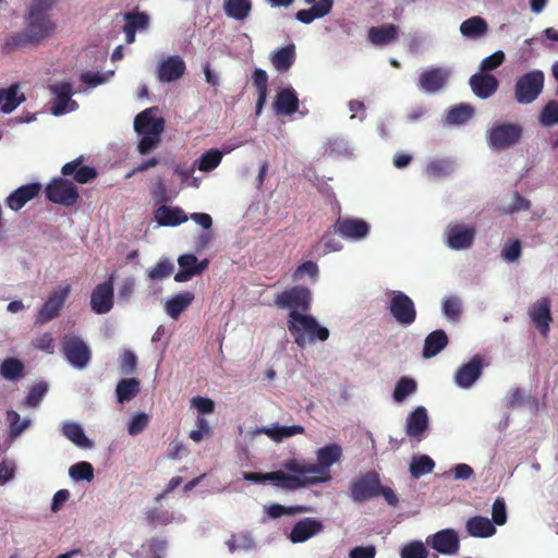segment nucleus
I'll list each match as a JSON object with an SVG mask.
<instances>
[{"label": "nucleus", "mask_w": 558, "mask_h": 558, "mask_svg": "<svg viewBox=\"0 0 558 558\" xmlns=\"http://www.w3.org/2000/svg\"><path fill=\"white\" fill-rule=\"evenodd\" d=\"M56 2L57 0L33 1L25 15V29L10 34L2 45V51L10 53L29 46L36 47L50 38L57 29V23L48 12Z\"/></svg>", "instance_id": "1"}, {"label": "nucleus", "mask_w": 558, "mask_h": 558, "mask_svg": "<svg viewBox=\"0 0 558 558\" xmlns=\"http://www.w3.org/2000/svg\"><path fill=\"white\" fill-rule=\"evenodd\" d=\"M287 328L294 339V343L305 349L316 341H326L329 338L328 328L320 326L318 320L308 314L300 312L288 313Z\"/></svg>", "instance_id": "2"}, {"label": "nucleus", "mask_w": 558, "mask_h": 558, "mask_svg": "<svg viewBox=\"0 0 558 558\" xmlns=\"http://www.w3.org/2000/svg\"><path fill=\"white\" fill-rule=\"evenodd\" d=\"M545 85V75L541 70H532L515 80L514 99L518 104L529 105L538 98Z\"/></svg>", "instance_id": "3"}, {"label": "nucleus", "mask_w": 558, "mask_h": 558, "mask_svg": "<svg viewBox=\"0 0 558 558\" xmlns=\"http://www.w3.org/2000/svg\"><path fill=\"white\" fill-rule=\"evenodd\" d=\"M317 463L311 465L313 485L326 483L331 480L330 466L337 463L342 457V448L338 444H330L322 447L316 452Z\"/></svg>", "instance_id": "4"}, {"label": "nucleus", "mask_w": 558, "mask_h": 558, "mask_svg": "<svg viewBox=\"0 0 558 558\" xmlns=\"http://www.w3.org/2000/svg\"><path fill=\"white\" fill-rule=\"evenodd\" d=\"M274 303L278 308L305 314L312 304L311 290L304 286H293L276 294Z\"/></svg>", "instance_id": "5"}, {"label": "nucleus", "mask_w": 558, "mask_h": 558, "mask_svg": "<svg viewBox=\"0 0 558 558\" xmlns=\"http://www.w3.org/2000/svg\"><path fill=\"white\" fill-rule=\"evenodd\" d=\"M46 197L54 204L65 207L74 206L80 197L75 184L65 177L53 178L45 189Z\"/></svg>", "instance_id": "6"}, {"label": "nucleus", "mask_w": 558, "mask_h": 558, "mask_svg": "<svg viewBox=\"0 0 558 558\" xmlns=\"http://www.w3.org/2000/svg\"><path fill=\"white\" fill-rule=\"evenodd\" d=\"M523 128L517 123H497L487 134V143L494 150L514 146L521 140Z\"/></svg>", "instance_id": "7"}, {"label": "nucleus", "mask_w": 558, "mask_h": 558, "mask_svg": "<svg viewBox=\"0 0 558 558\" xmlns=\"http://www.w3.org/2000/svg\"><path fill=\"white\" fill-rule=\"evenodd\" d=\"M71 286L65 284L60 286L53 291H51L45 303L38 310L35 317V324L46 325L49 322L58 318L65 304L66 299L71 293Z\"/></svg>", "instance_id": "8"}, {"label": "nucleus", "mask_w": 558, "mask_h": 558, "mask_svg": "<svg viewBox=\"0 0 558 558\" xmlns=\"http://www.w3.org/2000/svg\"><path fill=\"white\" fill-rule=\"evenodd\" d=\"M61 350L68 362L78 369L86 367L92 359L89 347L74 335H65L62 338Z\"/></svg>", "instance_id": "9"}, {"label": "nucleus", "mask_w": 558, "mask_h": 558, "mask_svg": "<svg viewBox=\"0 0 558 558\" xmlns=\"http://www.w3.org/2000/svg\"><path fill=\"white\" fill-rule=\"evenodd\" d=\"M333 233L347 241H361L365 239L371 231L367 221L361 218L338 217L331 226Z\"/></svg>", "instance_id": "10"}, {"label": "nucleus", "mask_w": 558, "mask_h": 558, "mask_svg": "<svg viewBox=\"0 0 558 558\" xmlns=\"http://www.w3.org/2000/svg\"><path fill=\"white\" fill-rule=\"evenodd\" d=\"M379 482V475L375 471L362 474L350 484L351 499L355 502H364L378 497Z\"/></svg>", "instance_id": "11"}, {"label": "nucleus", "mask_w": 558, "mask_h": 558, "mask_svg": "<svg viewBox=\"0 0 558 558\" xmlns=\"http://www.w3.org/2000/svg\"><path fill=\"white\" fill-rule=\"evenodd\" d=\"M392 317L402 326H410L416 319V310L412 299L402 291H393L389 304Z\"/></svg>", "instance_id": "12"}, {"label": "nucleus", "mask_w": 558, "mask_h": 558, "mask_svg": "<svg viewBox=\"0 0 558 558\" xmlns=\"http://www.w3.org/2000/svg\"><path fill=\"white\" fill-rule=\"evenodd\" d=\"M114 276L111 275L105 282L98 283L90 294V308L98 315L109 313L114 304Z\"/></svg>", "instance_id": "13"}, {"label": "nucleus", "mask_w": 558, "mask_h": 558, "mask_svg": "<svg viewBox=\"0 0 558 558\" xmlns=\"http://www.w3.org/2000/svg\"><path fill=\"white\" fill-rule=\"evenodd\" d=\"M49 89L54 96L51 112L54 116H61L70 111H74L78 105L72 99L73 85L70 82H61L50 85Z\"/></svg>", "instance_id": "14"}, {"label": "nucleus", "mask_w": 558, "mask_h": 558, "mask_svg": "<svg viewBox=\"0 0 558 558\" xmlns=\"http://www.w3.org/2000/svg\"><path fill=\"white\" fill-rule=\"evenodd\" d=\"M426 544L442 555H456L460 549L458 533L452 529H445L429 535Z\"/></svg>", "instance_id": "15"}, {"label": "nucleus", "mask_w": 558, "mask_h": 558, "mask_svg": "<svg viewBox=\"0 0 558 558\" xmlns=\"http://www.w3.org/2000/svg\"><path fill=\"white\" fill-rule=\"evenodd\" d=\"M483 356L475 354L468 363L462 364L454 374V383L464 389H469L483 373Z\"/></svg>", "instance_id": "16"}, {"label": "nucleus", "mask_w": 558, "mask_h": 558, "mask_svg": "<svg viewBox=\"0 0 558 558\" xmlns=\"http://www.w3.org/2000/svg\"><path fill=\"white\" fill-rule=\"evenodd\" d=\"M185 71V62L180 56H169L159 63L157 77L161 83H171L181 78Z\"/></svg>", "instance_id": "17"}, {"label": "nucleus", "mask_w": 558, "mask_h": 558, "mask_svg": "<svg viewBox=\"0 0 558 558\" xmlns=\"http://www.w3.org/2000/svg\"><path fill=\"white\" fill-rule=\"evenodd\" d=\"M84 156H80L63 165L61 168L62 175H72L74 181L80 184H86L95 180L98 175L97 170L90 166H84Z\"/></svg>", "instance_id": "18"}, {"label": "nucleus", "mask_w": 558, "mask_h": 558, "mask_svg": "<svg viewBox=\"0 0 558 558\" xmlns=\"http://www.w3.org/2000/svg\"><path fill=\"white\" fill-rule=\"evenodd\" d=\"M447 244L452 250H465L472 246L475 228L461 225L450 226L446 230Z\"/></svg>", "instance_id": "19"}, {"label": "nucleus", "mask_w": 558, "mask_h": 558, "mask_svg": "<svg viewBox=\"0 0 558 558\" xmlns=\"http://www.w3.org/2000/svg\"><path fill=\"white\" fill-rule=\"evenodd\" d=\"M529 316L543 336H547L549 325L553 320L550 314V300L548 298H541L533 303L529 308Z\"/></svg>", "instance_id": "20"}, {"label": "nucleus", "mask_w": 558, "mask_h": 558, "mask_svg": "<svg viewBox=\"0 0 558 558\" xmlns=\"http://www.w3.org/2000/svg\"><path fill=\"white\" fill-rule=\"evenodd\" d=\"M448 77L449 72L446 69L430 68L421 74L418 85L424 92L435 94L446 85Z\"/></svg>", "instance_id": "21"}, {"label": "nucleus", "mask_w": 558, "mask_h": 558, "mask_svg": "<svg viewBox=\"0 0 558 558\" xmlns=\"http://www.w3.org/2000/svg\"><path fill=\"white\" fill-rule=\"evenodd\" d=\"M469 83L472 92L481 99L489 98L499 87V81L488 73H476L470 77Z\"/></svg>", "instance_id": "22"}, {"label": "nucleus", "mask_w": 558, "mask_h": 558, "mask_svg": "<svg viewBox=\"0 0 558 558\" xmlns=\"http://www.w3.org/2000/svg\"><path fill=\"white\" fill-rule=\"evenodd\" d=\"M41 191V184L34 182L14 190L7 198L5 204L12 210H20L27 202L35 198Z\"/></svg>", "instance_id": "23"}, {"label": "nucleus", "mask_w": 558, "mask_h": 558, "mask_svg": "<svg viewBox=\"0 0 558 558\" xmlns=\"http://www.w3.org/2000/svg\"><path fill=\"white\" fill-rule=\"evenodd\" d=\"M399 37V26L392 23L372 26L367 33L368 41L376 47L393 44Z\"/></svg>", "instance_id": "24"}, {"label": "nucleus", "mask_w": 558, "mask_h": 558, "mask_svg": "<svg viewBox=\"0 0 558 558\" xmlns=\"http://www.w3.org/2000/svg\"><path fill=\"white\" fill-rule=\"evenodd\" d=\"M324 525L314 518H305L294 524L290 533L292 543H303L322 532Z\"/></svg>", "instance_id": "25"}, {"label": "nucleus", "mask_w": 558, "mask_h": 558, "mask_svg": "<svg viewBox=\"0 0 558 558\" xmlns=\"http://www.w3.org/2000/svg\"><path fill=\"white\" fill-rule=\"evenodd\" d=\"M158 108L150 107L138 113L134 120V130L137 133H150L153 134V128L160 125V134L165 130V119L157 117Z\"/></svg>", "instance_id": "26"}, {"label": "nucleus", "mask_w": 558, "mask_h": 558, "mask_svg": "<svg viewBox=\"0 0 558 558\" xmlns=\"http://www.w3.org/2000/svg\"><path fill=\"white\" fill-rule=\"evenodd\" d=\"M428 426L427 410L424 407L415 408L407 418V435L421 439Z\"/></svg>", "instance_id": "27"}, {"label": "nucleus", "mask_w": 558, "mask_h": 558, "mask_svg": "<svg viewBox=\"0 0 558 558\" xmlns=\"http://www.w3.org/2000/svg\"><path fill=\"white\" fill-rule=\"evenodd\" d=\"M299 98L293 88H283L276 95L274 108L278 114L290 116L299 110Z\"/></svg>", "instance_id": "28"}, {"label": "nucleus", "mask_w": 558, "mask_h": 558, "mask_svg": "<svg viewBox=\"0 0 558 558\" xmlns=\"http://www.w3.org/2000/svg\"><path fill=\"white\" fill-rule=\"evenodd\" d=\"M155 219L160 226L175 227L187 221V216L179 207L162 205L155 210Z\"/></svg>", "instance_id": "29"}, {"label": "nucleus", "mask_w": 558, "mask_h": 558, "mask_svg": "<svg viewBox=\"0 0 558 558\" xmlns=\"http://www.w3.org/2000/svg\"><path fill=\"white\" fill-rule=\"evenodd\" d=\"M258 434H264L269 437L275 442H281L286 438L293 437L295 435H303L305 433V428L302 425H291V426H262L257 429Z\"/></svg>", "instance_id": "30"}, {"label": "nucleus", "mask_w": 558, "mask_h": 558, "mask_svg": "<svg viewBox=\"0 0 558 558\" xmlns=\"http://www.w3.org/2000/svg\"><path fill=\"white\" fill-rule=\"evenodd\" d=\"M469 535L473 537H490L496 533L494 523L486 517L475 515L470 518L465 524Z\"/></svg>", "instance_id": "31"}, {"label": "nucleus", "mask_w": 558, "mask_h": 558, "mask_svg": "<svg viewBox=\"0 0 558 558\" xmlns=\"http://www.w3.org/2000/svg\"><path fill=\"white\" fill-rule=\"evenodd\" d=\"M269 477V482H274L277 486L290 490L313 485L311 478H301V476L287 474L283 471L270 472Z\"/></svg>", "instance_id": "32"}, {"label": "nucleus", "mask_w": 558, "mask_h": 558, "mask_svg": "<svg viewBox=\"0 0 558 558\" xmlns=\"http://www.w3.org/2000/svg\"><path fill=\"white\" fill-rule=\"evenodd\" d=\"M448 344V337L442 329L432 331L424 341L423 356L430 359L436 356Z\"/></svg>", "instance_id": "33"}, {"label": "nucleus", "mask_w": 558, "mask_h": 558, "mask_svg": "<svg viewBox=\"0 0 558 558\" xmlns=\"http://www.w3.org/2000/svg\"><path fill=\"white\" fill-rule=\"evenodd\" d=\"M252 82L257 90L256 116L262 113L268 95V74L263 69H255L252 74Z\"/></svg>", "instance_id": "34"}, {"label": "nucleus", "mask_w": 558, "mask_h": 558, "mask_svg": "<svg viewBox=\"0 0 558 558\" xmlns=\"http://www.w3.org/2000/svg\"><path fill=\"white\" fill-rule=\"evenodd\" d=\"M460 32L466 38H480L488 33V24L481 16H472L461 23Z\"/></svg>", "instance_id": "35"}, {"label": "nucleus", "mask_w": 558, "mask_h": 558, "mask_svg": "<svg viewBox=\"0 0 558 558\" xmlns=\"http://www.w3.org/2000/svg\"><path fill=\"white\" fill-rule=\"evenodd\" d=\"M193 300L194 294L192 292L178 293L167 301L166 312L171 318L177 319L192 304Z\"/></svg>", "instance_id": "36"}, {"label": "nucleus", "mask_w": 558, "mask_h": 558, "mask_svg": "<svg viewBox=\"0 0 558 558\" xmlns=\"http://www.w3.org/2000/svg\"><path fill=\"white\" fill-rule=\"evenodd\" d=\"M271 63L279 72L288 71L295 60V46L289 44L271 54Z\"/></svg>", "instance_id": "37"}, {"label": "nucleus", "mask_w": 558, "mask_h": 558, "mask_svg": "<svg viewBox=\"0 0 558 558\" xmlns=\"http://www.w3.org/2000/svg\"><path fill=\"white\" fill-rule=\"evenodd\" d=\"M63 435L75 446L88 449L93 441L85 435L83 427L77 423H65L62 427Z\"/></svg>", "instance_id": "38"}, {"label": "nucleus", "mask_w": 558, "mask_h": 558, "mask_svg": "<svg viewBox=\"0 0 558 558\" xmlns=\"http://www.w3.org/2000/svg\"><path fill=\"white\" fill-rule=\"evenodd\" d=\"M0 374L7 380L17 381L25 376V367L21 360L7 357L0 364Z\"/></svg>", "instance_id": "39"}, {"label": "nucleus", "mask_w": 558, "mask_h": 558, "mask_svg": "<svg viewBox=\"0 0 558 558\" xmlns=\"http://www.w3.org/2000/svg\"><path fill=\"white\" fill-rule=\"evenodd\" d=\"M141 383L137 378H123L117 384L116 396L119 403L132 400L140 392Z\"/></svg>", "instance_id": "40"}, {"label": "nucleus", "mask_w": 558, "mask_h": 558, "mask_svg": "<svg viewBox=\"0 0 558 558\" xmlns=\"http://www.w3.org/2000/svg\"><path fill=\"white\" fill-rule=\"evenodd\" d=\"M251 0H225L223 9L226 14L234 20L244 21L252 11Z\"/></svg>", "instance_id": "41"}, {"label": "nucleus", "mask_w": 558, "mask_h": 558, "mask_svg": "<svg viewBox=\"0 0 558 558\" xmlns=\"http://www.w3.org/2000/svg\"><path fill=\"white\" fill-rule=\"evenodd\" d=\"M24 99L23 95L19 96V87L16 85H12L7 89H0V109L4 113L12 112Z\"/></svg>", "instance_id": "42"}, {"label": "nucleus", "mask_w": 558, "mask_h": 558, "mask_svg": "<svg viewBox=\"0 0 558 558\" xmlns=\"http://www.w3.org/2000/svg\"><path fill=\"white\" fill-rule=\"evenodd\" d=\"M474 114V107L470 104L461 102L451 107L447 111L446 122L448 124H463Z\"/></svg>", "instance_id": "43"}, {"label": "nucleus", "mask_w": 558, "mask_h": 558, "mask_svg": "<svg viewBox=\"0 0 558 558\" xmlns=\"http://www.w3.org/2000/svg\"><path fill=\"white\" fill-rule=\"evenodd\" d=\"M524 404H532L536 407L537 400L522 388H512L506 398V408L515 409Z\"/></svg>", "instance_id": "44"}, {"label": "nucleus", "mask_w": 558, "mask_h": 558, "mask_svg": "<svg viewBox=\"0 0 558 558\" xmlns=\"http://www.w3.org/2000/svg\"><path fill=\"white\" fill-rule=\"evenodd\" d=\"M434 468H435L434 460L430 457L423 454V456L413 458V460L410 464V472L414 478H418L423 475H426V474L433 472Z\"/></svg>", "instance_id": "45"}, {"label": "nucleus", "mask_w": 558, "mask_h": 558, "mask_svg": "<svg viewBox=\"0 0 558 558\" xmlns=\"http://www.w3.org/2000/svg\"><path fill=\"white\" fill-rule=\"evenodd\" d=\"M159 128H160V125L154 126L151 129L154 131L153 134L141 133L142 138L137 145V149H138L140 154L147 155L159 145V143L161 141V134H160Z\"/></svg>", "instance_id": "46"}, {"label": "nucleus", "mask_w": 558, "mask_h": 558, "mask_svg": "<svg viewBox=\"0 0 558 558\" xmlns=\"http://www.w3.org/2000/svg\"><path fill=\"white\" fill-rule=\"evenodd\" d=\"M417 389V384L413 378L401 377L393 390V399L397 402H402L407 397L414 393Z\"/></svg>", "instance_id": "47"}, {"label": "nucleus", "mask_w": 558, "mask_h": 558, "mask_svg": "<svg viewBox=\"0 0 558 558\" xmlns=\"http://www.w3.org/2000/svg\"><path fill=\"white\" fill-rule=\"evenodd\" d=\"M7 420L10 426V437L16 438L31 425V420L21 421L20 414L14 410L7 411Z\"/></svg>", "instance_id": "48"}, {"label": "nucleus", "mask_w": 558, "mask_h": 558, "mask_svg": "<svg viewBox=\"0 0 558 558\" xmlns=\"http://www.w3.org/2000/svg\"><path fill=\"white\" fill-rule=\"evenodd\" d=\"M452 163L448 160H434L426 167V174L433 179H442L452 172Z\"/></svg>", "instance_id": "49"}, {"label": "nucleus", "mask_w": 558, "mask_h": 558, "mask_svg": "<svg viewBox=\"0 0 558 558\" xmlns=\"http://www.w3.org/2000/svg\"><path fill=\"white\" fill-rule=\"evenodd\" d=\"M222 159V154L218 149H210L204 153L198 159V169L203 172H209L216 169Z\"/></svg>", "instance_id": "50"}, {"label": "nucleus", "mask_w": 558, "mask_h": 558, "mask_svg": "<svg viewBox=\"0 0 558 558\" xmlns=\"http://www.w3.org/2000/svg\"><path fill=\"white\" fill-rule=\"evenodd\" d=\"M69 474L74 481L90 482L94 478V468L89 462L81 461L70 468Z\"/></svg>", "instance_id": "51"}, {"label": "nucleus", "mask_w": 558, "mask_h": 558, "mask_svg": "<svg viewBox=\"0 0 558 558\" xmlns=\"http://www.w3.org/2000/svg\"><path fill=\"white\" fill-rule=\"evenodd\" d=\"M538 121L543 126L558 124V101L550 100L542 109Z\"/></svg>", "instance_id": "52"}, {"label": "nucleus", "mask_w": 558, "mask_h": 558, "mask_svg": "<svg viewBox=\"0 0 558 558\" xmlns=\"http://www.w3.org/2000/svg\"><path fill=\"white\" fill-rule=\"evenodd\" d=\"M308 511H310V508L306 506L284 507L279 504H274L268 507L267 513L271 519H277L284 514L293 515V514H298V513H305Z\"/></svg>", "instance_id": "53"}, {"label": "nucleus", "mask_w": 558, "mask_h": 558, "mask_svg": "<svg viewBox=\"0 0 558 558\" xmlns=\"http://www.w3.org/2000/svg\"><path fill=\"white\" fill-rule=\"evenodd\" d=\"M48 392V385L45 381H39L34 385L24 400V404L28 408H36L39 405L46 393Z\"/></svg>", "instance_id": "54"}, {"label": "nucleus", "mask_w": 558, "mask_h": 558, "mask_svg": "<svg viewBox=\"0 0 558 558\" xmlns=\"http://www.w3.org/2000/svg\"><path fill=\"white\" fill-rule=\"evenodd\" d=\"M174 271V265L169 259H160L155 267L148 271V278L157 281L170 277Z\"/></svg>", "instance_id": "55"}, {"label": "nucleus", "mask_w": 558, "mask_h": 558, "mask_svg": "<svg viewBox=\"0 0 558 558\" xmlns=\"http://www.w3.org/2000/svg\"><path fill=\"white\" fill-rule=\"evenodd\" d=\"M428 550L421 541H412L407 543L401 551V558H427Z\"/></svg>", "instance_id": "56"}, {"label": "nucleus", "mask_w": 558, "mask_h": 558, "mask_svg": "<svg viewBox=\"0 0 558 558\" xmlns=\"http://www.w3.org/2000/svg\"><path fill=\"white\" fill-rule=\"evenodd\" d=\"M124 20V25L134 31L146 29L149 24V17L145 12H126Z\"/></svg>", "instance_id": "57"}, {"label": "nucleus", "mask_w": 558, "mask_h": 558, "mask_svg": "<svg viewBox=\"0 0 558 558\" xmlns=\"http://www.w3.org/2000/svg\"><path fill=\"white\" fill-rule=\"evenodd\" d=\"M337 233H333L332 228L327 230L320 241L316 244V248H318L320 245L324 246L323 254L331 253V252H339L342 250L343 245L339 240L335 238Z\"/></svg>", "instance_id": "58"}, {"label": "nucleus", "mask_w": 558, "mask_h": 558, "mask_svg": "<svg viewBox=\"0 0 558 558\" xmlns=\"http://www.w3.org/2000/svg\"><path fill=\"white\" fill-rule=\"evenodd\" d=\"M312 463H302L296 459H289L283 463V468L293 475L301 476V478H311L313 476L311 469Z\"/></svg>", "instance_id": "59"}, {"label": "nucleus", "mask_w": 558, "mask_h": 558, "mask_svg": "<svg viewBox=\"0 0 558 558\" xmlns=\"http://www.w3.org/2000/svg\"><path fill=\"white\" fill-rule=\"evenodd\" d=\"M305 276H308L312 279H316L318 276V266L313 260H306L302 263L292 274L293 281H299L303 279Z\"/></svg>", "instance_id": "60"}, {"label": "nucleus", "mask_w": 558, "mask_h": 558, "mask_svg": "<svg viewBox=\"0 0 558 558\" xmlns=\"http://www.w3.org/2000/svg\"><path fill=\"white\" fill-rule=\"evenodd\" d=\"M522 255V245L520 240H513L505 243L501 250V257L508 262H517Z\"/></svg>", "instance_id": "61"}, {"label": "nucleus", "mask_w": 558, "mask_h": 558, "mask_svg": "<svg viewBox=\"0 0 558 558\" xmlns=\"http://www.w3.org/2000/svg\"><path fill=\"white\" fill-rule=\"evenodd\" d=\"M120 372L124 375H131L135 373L137 367V356L134 352L125 350L121 353L120 359Z\"/></svg>", "instance_id": "62"}, {"label": "nucleus", "mask_w": 558, "mask_h": 558, "mask_svg": "<svg viewBox=\"0 0 558 558\" xmlns=\"http://www.w3.org/2000/svg\"><path fill=\"white\" fill-rule=\"evenodd\" d=\"M196 426L197 429L191 430L190 433V438L194 442H201L204 438L209 437L211 435V428L209 426V423L204 416L197 415Z\"/></svg>", "instance_id": "63"}, {"label": "nucleus", "mask_w": 558, "mask_h": 558, "mask_svg": "<svg viewBox=\"0 0 558 558\" xmlns=\"http://www.w3.org/2000/svg\"><path fill=\"white\" fill-rule=\"evenodd\" d=\"M442 312L448 318L458 320L461 315V303L459 299L454 296L447 298L442 302Z\"/></svg>", "instance_id": "64"}]
</instances>
